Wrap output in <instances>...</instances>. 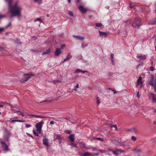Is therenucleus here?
I'll use <instances>...</instances> for the list:
<instances>
[{"label": "nucleus", "instance_id": "f257e3e1", "mask_svg": "<svg viewBox=\"0 0 156 156\" xmlns=\"http://www.w3.org/2000/svg\"><path fill=\"white\" fill-rule=\"evenodd\" d=\"M5 2L8 4V7L11 13L10 17L12 18L14 16H20L21 13L20 9L16 4L13 6L12 5V1L11 0H5Z\"/></svg>", "mask_w": 156, "mask_h": 156}, {"label": "nucleus", "instance_id": "f03ea898", "mask_svg": "<svg viewBox=\"0 0 156 156\" xmlns=\"http://www.w3.org/2000/svg\"><path fill=\"white\" fill-rule=\"evenodd\" d=\"M142 25L140 19L139 18H136L132 23V26L136 29H138Z\"/></svg>", "mask_w": 156, "mask_h": 156}, {"label": "nucleus", "instance_id": "7ed1b4c3", "mask_svg": "<svg viewBox=\"0 0 156 156\" xmlns=\"http://www.w3.org/2000/svg\"><path fill=\"white\" fill-rule=\"evenodd\" d=\"M34 76V74L32 73L25 74L21 77L20 81L21 83H25L29 80L31 76Z\"/></svg>", "mask_w": 156, "mask_h": 156}, {"label": "nucleus", "instance_id": "20e7f679", "mask_svg": "<svg viewBox=\"0 0 156 156\" xmlns=\"http://www.w3.org/2000/svg\"><path fill=\"white\" fill-rule=\"evenodd\" d=\"M44 124V122L42 121L37 123L35 126L36 128V130L38 131L39 134H41V128L42 127V125Z\"/></svg>", "mask_w": 156, "mask_h": 156}, {"label": "nucleus", "instance_id": "39448f33", "mask_svg": "<svg viewBox=\"0 0 156 156\" xmlns=\"http://www.w3.org/2000/svg\"><path fill=\"white\" fill-rule=\"evenodd\" d=\"M149 84L150 85L153 86L154 89L156 92V78L154 80V83L152 80H150Z\"/></svg>", "mask_w": 156, "mask_h": 156}, {"label": "nucleus", "instance_id": "423d86ee", "mask_svg": "<svg viewBox=\"0 0 156 156\" xmlns=\"http://www.w3.org/2000/svg\"><path fill=\"white\" fill-rule=\"evenodd\" d=\"M126 131L129 133H136L137 131L136 129L134 127H132L131 128L126 129Z\"/></svg>", "mask_w": 156, "mask_h": 156}, {"label": "nucleus", "instance_id": "0eeeda50", "mask_svg": "<svg viewBox=\"0 0 156 156\" xmlns=\"http://www.w3.org/2000/svg\"><path fill=\"white\" fill-rule=\"evenodd\" d=\"M1 144L2 145V147H3L5 151H8L9 149L8 148L7 146L5 144V143L4 141H2L1 142Z\"/></svg>", "mask_w": 156, "mask_h": 156}, {"label": "nucleus", "instance_id": "6e6552de", "mask_svg": "<svg viewBox=\"0 0 156 156\" xmlns=\"http://www.w3.org/2000/svg\"><path fill=\"white\" fill-rule=\"evenodd\" d=\"M106 127L105 128L107 127L108 128L111 129L112 128L114 127L115 128V130H117V126L116 125L113 126L110 124H107L106 125H105Z\"/></svg>", "mask_w": 156, "mask_h": 156}, {"label": "nucleus", "instance_id": "1a4fd4ad", "mask_svg": "<svg viewBox=\"0 0 156 156\" xmlns=\"http://www.w3.org/2000/svg\"><path fill=\"white\" fill-rule=\"evenodd\" d=\"M79 9L83 14L87 12L86 9L82 6H80L79 7Z\"/></svg>", "mask_w": 156, "mask_h": 156}, {"label": "nucleus", "instance_id": "9d476101", "mask_svg": "<svg viewBox=\"0 0 156 156\" xmlns=\"http://www.w3.org/2000/svg\"><path fill=\"white\" fill-rule=\"evenodd\" d=\"M99 33L100 36L101 37H106L107 36V34L106 32H102L99 30Z\"/></svg>", "mask_w": 156, "mask_h": 156}, {"label": "nucleus", "instance_id": "9b49d317", "mask_svg": "<svg viewBox=\"0 0 156 156\" xmlns=\"http://www.w3.org/2000/svg\"><path fill=\"white\" fill-rule=\"evenodd\" d=\"M73 36L76 37L78 40H82L85 39V37H84L81 36H76L73 35Z\"/></svg>", "mask_w": 156, "mask_h": 156}, {"label": "nucleus", "instance_id": "f8f14e48", "mask_svg": "<svg viewBox=\"0 0 156 156\" xmlns=\"http://www.w3.org/2000/svg\"><path fill=\"white\" fill-rule=\"evenodd\" d=\"M43 144L46 146H48V140L46 138H44L43 139Z\"/></svg>", "mask_w": 156, "mask_h": 156}, {"label": "nucleus", "instance_id": "ddd939ff", "mask_svg": "<svg viewBox=\"0 0 156 156\" xmlns=\"http://www.w3.org/2000/svg\"><path fill=\"white\" fill-rule=\"evenodd\" d=\"M61 52V48H57L55 53V55L58 56Z\"/></svg>", "mask_w": 156, "mask_h": 156}, {"label": "nucleus", "instance_id": "4468645a", "mask_svg": "<svg viewBox=\"0 0 156 156\" xmlns=\"http://www.w3.org/2000/svg\"><path fill=\"white\" fill-rule=\"evenodd\" d=\"M137 58L141 59L142 60H144L146 58L145 55L137 56Z\"/></svg>", "mask_w": 156, "mask_h": 156}, {"label": "nucleus", "instance_id": "2eb2a0df", "mask_svg": "<svg viewBox=\"0 0 156 156\" xmlns=\"http://www.w3.org/2000/svg\"><path fill=\"white\" fill-rule=\"evenodd\" d=\"M137 84L138 85H141L142 84V77L140 76L137 80Z\"/></svg>", "mask_w": 156, "mask_h": 156}, {"label": "nucleus", "instance_id": "dca6fc26", "mask_svg": "<svg viewBox=\"0 0 156 156\" xmlns=\"http://www.w3.org/2000/svg\"><path fill=\"white\" fill-rule=\"evenodd\" d=\"M29 115L32 116L33 117H34L35 118H44L45 117H44V116H40V115Z\"/></svg>", "mask_w": 156, "mask_h": 156}, {"label": "nucleus", "instance_id": "f3484780", "mask_svg": "<svg viewBox=\"0 0 156 156\" xmlns=\"http://www.w3.org/2000/svg\"><path fill=\"white\" fill-rule=\"evenodd\" d=\"M150 97L152 98L153 101L156 99V95L153 93L151 94V96Z\"/></svg>", "mask_w": 156, "mask_h": 156}, {"label": "nucleus", "instance_id": "a211bd4d", "mask_svg": "<svg viewBox=\"0 0 156 156\" xmlns=\"http://www.w3.org/2000/svg\"><path fill=\"white\" fill-rule=\"evenodd\" d=\"M148 24L150 25H154L156 24V20H153L149 21Z\"/></svg>", "mask_w": 156, "mask_h": 156}, {"label": "nucleus", "instance_id": "6ab92c4d", "mask_svg": "<svg viewBox=\"0 0 156 156\" xmlns=\"http://www.w3.org/2000/svg\"><path fill=\"white\" fill-rule=\"evenodd\" d=\"M33 133L36 136H38L39 135H38V134L39 133L38 132V131H37V130H36V129H33Z\"/></svg>", "mask_w": 156, "mask_h": 156}, {"label": "nucleus", "instance_id": "aec40b11", "mask_svg": "<svg viewBox=\"0 0 156 156\" xmlns=\"http://www.w3.org/2000/svg\"><path fill=\"white\" fill-rule=\"evenodd\" d=\"M119 149H116L115 151H112V152L114 154L116 155L119 154Z\"/></svg>", "mask_w": 156, "mask_h": 156}, {"label": "nucleus", "instance_id": "412c9836", "mask_svg": "<svg viewBox=\"0 0 156 156\" xmlns=\"http://www.w3.org/2000/svg\"><path fill=\"white\" fill-rule=\"evenodd\" d=\"M83 156H91V154L90 153L87 152L84 153L83 155Z\"/></svg>", "mask_w": 156, "mask_h": 156}, {"label": "nucleus", "instance_id": "4be33fe9", "mask_svg": "<svg viewBox=\"0 0 156 156\" xmlns=\"http://www.w3.org/2000/svg\"><path fill=\"white\" fill-rule=\"evenodd\" d=\"M25 121L23 120H16V119H15V120H12V122H24Z\"/></svg>", "mask_w": 156, "mask_h": 156}, {"label": "nucleus", "instance_id": "5701e85b", "mask_svg": "<svg viewBox=\"0 0 156 156\" xmlns=\"http://www.w3.org/2000/svg\"><path fill=\"white\" fill-rule=\"evenodd\" d=\"M64 132L67 134H70L72 133V131L70 129H66L65 130Z\"/></svg>", "mask_w": 156, "mask_h": 156}, {"label": "nucleus", "instance_id": "b1692460", "mask_svg": "<svg viewBox=\"0 0 156 156\" xmlns=\"http://www.w3.org/2000/svg\"><path fill=\"white\" fill-rule=\"evenodd\" d=\"M50 52V49H48L46 51L43 52L42 53V55H44L46 54H48Z\"/></svg>", "mask_w": 156, "mask_h": 156}, {"label": "nucleus", "instance_id": "393cba45", "mask_svg": "<svg viewBox=\"0 0 156 156\" xmlns=\"http://www.w3.org/2000/svg\"><path fill=\"white\" fill-rule=\"evenodd\" d=\"M108 90H109V89L111 90H112L114 92V94H117V93L118 92H119V91H118L116 90L115 89H112L110 88H108Z\"/></svg>", "mask_w": 156, "mask_h": 156}, {"label": "nucleus", "instance_id": "a878e982", "mask_svg": "<svg viewBox=\"0 0 156 156\" xmlns=\"http://www.w3.org/2000/svg\"><path fill=\"white\" fill-rule=\"evenodd\" d=\"M95 140H99L101 141H103V139L101 138L100 137H96L94 138Z\"/></svg>", "mask_w": 156, "mask_h": 156}, {"label": "nucleus", "instance_id": "bb28decb", "mask_svg": "<svg viewBox=\"0 0 156 156\" xmlns=\"http://www.w3.org/2000/svg\"><path fill=\"white\" fill-rule=\"evenodd\" d=\"M133 151H135L136 152V153H139L141 151V150L140 149H137V148L134 149L133 150Z\"/></svg>", "mask_w": 156, "mask_h": 156}, {"label": "nucleus", "instance_id": "cd10ccee", "mask_svg": "<svg viewBox=\"0 0 156 156\" xmlns=\"http://www.w3.org/2000/svg\"><path fill=\"white\" fill-rule=\"evenodd\" d=\"M16 112H20V113L18 114L19 115H21L23 117L24 116V115L23 113L21 112L20 111H16Z\"/></svg>", "mask_w": 156, "mask_h": 156}, {"label": "nucleus", "instance_id": "c85d7f7f", "mask_svg": "<svg viewBox=\"0 0 156 156\" xmlns=\"http://www.w3.org/2000/svg\"><path fill=\"white\" fill-rule=\"evenodd\" d=\"M95 25H96V26L98 27H101L102 25V24L101 23H96Z\"/></svg>", "mask_w": 156, "mask_h": 156}, {"label": "nucleus", "instance_id": "c756f323", "mask_svg": "<svg viewBox=\"0 0 156 156\" xmlns=\"http://www.w3.org/2000/svg\"><path fill=\"white\" fill-rule=\"evenodd\" d=\"M97 103L98 105H99L100 103V102L99 99V97H98L97 98Z\"/></svg>", "mask_w": 156, "mask_h": 156}, {"label": "nucleus", "instance_id": "7c9ffc66", "mask_svg": "<svg viewBox=\"0 0 156 156\" xmlns=\"http://www.w3.org/2000/svg\"><path fill=\"white\" fill-rule=\"evenodd\" d=\"M78 87L79 85L78 84H77L76 86H75L74 88L73 89V90L77 91V88H78Z\"/></svg>", "mask_w": 156, "mask_h": 156}, {"label": "nucleus", "instance_id": "2f4dec72", "mask_svg": "<svg viewBox=\"0 0 156 156\" xmlns=\"http://www.w3.org/2000/svg\"><path fill=\"white\" fill-rule=\"evenodd\" d=\"M72 57V55L70 54V53H69L67 55V57L69 59L71 58Z\"/></svg>", "mask_w": 156, "mask_h": 156}, {"label": "nucleus", "instance_id": "473e14b6", "mask_svg": "<svg viewBox=\"0 0 156 156\" xmlns=\"http://www.w3.org/2000/svg\"><path fill=\"white\" fill-rule=\"evenodd\" d=\"M81 45H82V47L83 48H84L85 47H86L87 46V44H82Z\"/></svg>", "mask_w": 156, "mask_h": 156}, {"label": "nucleus", "instance_id": "72a5a7b5", "mask_svg": "<svg viewBox=\"0 0 156 156\" xmlns=\"http://www.w3.org/2000/svg\"><path fill=\"white\" fill-rule=\"evenodd\" d=\"M37 21H39L40 22V23H43V21L41 20V19L40 18H37L36 20H35V22Z\"/></svg>", "mask_w": 156, "mask_h": 156}, {"label": "nucleus", "instance_id": "f704fd0d", "mask_svg": "<svg viewBox=\"0 0 156 156\" xmlns=\"http://www.w3.org/2000/svg\"><path fill=\"white\" fill-rule=\"evenodd\" d=\"M81 71H82L81 69H78L76 70V71L75 72V73H79V72H81Z\"/></svg>", "mask_w": 156, "mask_h": 156}, {"label": "nucleus", "instance_id": "c9c22d12", "mask_svg": "<svg viewBox=\"0 0 156 156\" xmlns=\"http://www.w3.org/2000/svg\"><path fill=\"white\" fill-rule=\"evenodd\" d=\"M98 150L99 151H100V152H101L102 153H105L106 152L105 151L103 150L99 149Z\"/></svg>", "mask_w": 156, "mask_h": 156}, {"label": "nucleus", "instance_id": "e433bc0d", "mask_svg": "<svg viewBox=\"0 0 156 156\" xmlns=\"http://www.w3.org/2000/svg\"><path fill=\"white\" fill-rule=\"evenodd\" d=\"M31 126V125L30 124H26V127L27 128H28L30 127Z\"/></svg>", "mask_w": 156, "mask_h": 156}, {"label": "nucleus", "instance_id": "4c0bfd02", "mask_svg": "<svg viewBox=\"0 0 156 156\" xmlns=\"http://www.w3.org/2000/svg\"><path fill=\"white\" fill-rule=\"evenodd\" d=\"M70 140L72 141H73L74 140V137H69Z\"/></svg>", "mask_w": 156, "mask_h": 156}, {"label": "nucleus", "instance_id": "58836bf2", "mask_svg": "<svg viewBox=\"0 0 156 156\" xmlns=\"http://www.w3.org/2000/svg\"><path fill=\"white\" fill-rule=\"evenodd\" d=\"M129 6L130 7V8H133L135 6L134 5H132L131 3L129 4Z\"/></svg>", "mask_w": 156, "mask_h": 156}, {"label": "nucleus", "instance_id": "ea45409f", "mask_svg": "<svg viewBox=\"0 0 156 156\" xmlns=\"http://www.w3.org/2000/svg\"><path fill=\"white\" fill-rule=\"evenodd\" d=\"M11 25V23H9L7 25H6L5 27H4V28H5V30L8 27H9Z\"/></svg>", "mask_w": 156, "mask_h": 156}, {"label": "nucleus", "instance_id": "a19ab883", "mask_svg": "<svg viewBox=\"0 0 156 156\" xmlns=\"http://www.w3.org/2000/svg\"><path fill=\"white\" fill-rule=\"evenodd\" d=\"M5 132L6 133H7L9 135H11L10 134V133L8 131L7 129H5Z\"/></svg>", "mask_w": 156, "mask_h": 156}, {"label": "nucleus", "instance_id": "79ce46f5", "mask_svg": "<svg viewBox=\"0 0 156 156\" xmlns=\"http://www.w3.org/2000/svg\"><path fill=\"white\" fill-rule=\"evenodd\" d=\"M150 70L151 71H153L154 70V67H153L152 66H151L150 67Z\"/></svg>", "mask_w": 156, "mask_h": 156}, {"label": "nucleus", "instance_id": "37998d69", "mask_svg": "<svg viewBox=\"0 0 156 156\" xmlns=\"http://www.w3.org/2000/svg\"><path fill=\"white\" fill-rule=\"evenodd\" d=\"M131 139L133 141H135L136 140V137H131Z\"/></svg>", "mask_w": 156, "mask_h": 156}, {"label": "nucleus", "instance_id": "c03bdc74", "mask_svg": "<svg viewBox=\"0 0 156 156\" xmlns=\"http://www.w3.org/2000/svg\"><path fill=\"white\" fill-rule=\"evenodd\" d=\"M71 145L74 147H76V145L74 143H72Z\"/></svg>", "mask_w": 156, "mask_h": 156}, {"label": "nucleus", "instance_id": "a18cd8bd", "mask_svg": "<svg viewBox=\"0 0 156 156\" xmlns=\"http://www.w3.org/2000/svg\"><path fill=\"white\" fill-rule=\"evenodd\" d=\"M4 30H5V28H4V27L0 28V32L2 33Z\"/></svg>", "mask_w": 156, "mask_h": 156}, {"label": "nucleus", "instance_id": "49530a36", "mask_svg": "<svg viewBox=\"0 0 156 156\" xmlns=\"http://www.w3.org/2000/svg\"><path fill=\"white\" fill-rule=\"evenodd\" d=\"M42 0H34V1L36 2H37L39 3H40L41 2Z\"/></svg>", "mask_w": 156, "mask_h": 156}, {"label": "nucleus", "instance_id": "de8ad7c7", "mask_svg": "<svg viewBox=\"0 0 156 156\" xmlns=\"http://www.w3.org/2000/svg\"><path fill=\"white\" fill-rule=\"evenodd\" d=\"M1 103L2 104H4V105H5V104H6L8 106H9L10 105V104L6 102H1Z\"/></svg>", "mask_w": 156, "mask_h": 156}, {"label": "nucleus", "instance_id": "09e8293b", "mask_svg": "<svg viewBox=\"0 0 156 156\" xmlns=\"http://www.w3.org/2000/svg\"><path fill=\"white\" fill-rule=\"evenodd\" d=\"M136 96L137 97L139 98L140 97V95H139V91H138L137 93V94H136Z\"/></svg>", "mask_w": 156, "mask_h": 156}, {"label": "nucleus", "instance_id": "8fccbe9b", "mask_svg": "<svg viewBox=\"0 0 156 156\" xmlns=\"http://www.w3.org/2000/svg\"><path fill=\"white\" fill-rule=\"evenodd\" d=\"M114 56V54H111V59H113Z\"/></svg>", "mask_w": 156, "mask_h": 156}, {"label": "nucleus", "instance_id": "3c124183", "mask_svg": "<svg viewBox=\"0 0 156 156\" xmlns=\"http://www.w3.org/2000/svg\"><path fill=\"white\" fill-rule=\"evenodd\" d=\"M68 12H69V14L70 15H71V16H73V12H71L70 11H69Z\"/></svg>", "mask_w": 156, "mask_h": 156}, {"label": "nucleus", "instance_id": "603ef678", "mask_svg": "<svg viewBox=\"0 0 156 156\" xmlns=\"http://www.w3.org/2000/svg\"><path fill=\"white\" fill-rule=\"evenodd\" d=\"M81 72L83 73H88V72L87 71H82H82Z\"/></svg>", "mask_w": 156, "mask_h": 156}, {"label": "nucleus", "instance_id": "864d4df0", "mask_svg": "<svg viewBox=\"0 0 156 156\" xmlns=\"http://www.w3.org/2000/svg\"><path fill=\"white\" fill-rule=\"evenodd\" d=\"M119 153H123L124 152V150H122L121 149H119Z\"/></svg>", "mask_w": 156, "mask_h": 156}, {"label": "nucleus", "instance_id": "5fc2aeb1", "mask_svg": "<svg viewBox=\"0 0 156 156\" xmlns=\"http://www.w3.org/2000/svg\"><path fill=\"white\" fill-rule=\"evenodd\" d=\"M111 62H112V64L113 65H114L115 64V63L114 62L113 59H111Z\"/></svg>", "mask_w": 156, "mask_h": 156}, {"label": "nucleus", "instance_id": "6e6d98bb", "mask_svg": "<svg viewBox=\"0 0 156 156\" xmlns=\"http://www.w3.org/2000/svg\"><path fill=\"white\" fill-rule=\"evenodd\" d=\"M152 108L154 111V112H156V108H155L154 107H152Z\"/></svg>", "mask_w": 156, "mask_h": 156}, {"label": "nucleus", "instance_id": "4d7b16f0", "mask_svg": "<svg viewBox=\"0 0 156 156\" xmlns=\"http://www.w3.org/2000/svg\"><path fill=\"white\" fill-rule=\"evenodd\" d=\"M50 124L51 125H53L54 124V122L52 121H51L50 122Z\"/></svg>", "mask_w": 156, "mask_h": 156}, {"label": "nucleus", "instance_id": "13d9d810", "mask_svg": "<svg viewBox=\"0 0 156 156\" xmlns=\"http://www.w3.org/2000/svg\"><path fill=\"white\" fill-rule=\"evenodd\" d=\"M98 154V153H96L93 154H91V156H94L95 155H97Z\"/></svg>", "mask_w": 156, "mask_h": 156}, {"label": "nucleus", "instance_id": "bf43d9fd", "mask_svg": "<svg viewBox=\"0 0 156 156\" xmlns=\"http://www.w3.org/2000/svg\"><path fill=\"white\" fill-rule=\"evenodd\" d=\"M65 46V44H62L61 45V48L62 49Z\"/></svg>", "mask_w": 156, "mask_h": 156}, {"label": "nucleus", "instance_id": "052dcab7", "mask_svg": "<svg viewBox=\"0 0 156 156\" xmlns=\"http://www.w3.org/2000/svg\"><path fill=\"white\" fill-rule=\"evenodd\" d=\"M69 59L67 57L66 58H65L63 61V62H64L66 61L67 60Z\"/></svg>", "mask_w": 156, "mask_h": 156}, {"label": "nucleus", "instance_id": "680f3d73", "mask_svg": "<svg viewBox=\"0 0 156 156\" xmlns=\"http://www.w3.org/2000/svg\"><path fill=\"white\" fill-rule=\"evenodd\" d=\"M3 48L2 47H0V51H2L3 50Z\"/></svg>", "mask_w": 156, "mask_h": 156}, {"label": "nucleus", "instance_id": "e2e57ef3", "mask_svg": "<svg viewBox=\"0 0 156 156\" xmlns=\"http://www.w3.org/2000/svg\"><path fill=\"white\" fill-rule=\"evenodd\" d=\"M64 119L66 120H69V119H70V118L69 117H66V118H65Z\"/></svg>", "mask_w": 156, "mask_h": 156}, {"label": "nucleus", "instance_id": "0e129e2a", "mask_svg": "<svg viewBox=\"0 0 156 156\" xmlns=\"http://www.w3.org/2000/svg\"><path fill=\"white\" fill-rule=\"evenodd\" d=\"M55 81L57 83H60L61 82V81L60 80H57Z\"/></svg>", "mask_w": 156, "mask_h": 156}, {"label": "nucleus", "instance_id": "69168bd1", "mask_svg": "<svg viewBox=\"0 0 156 156\" xmlns=\"http://www.w3.org/2000/svg\"><path fill=\"white\" fill-rule=\"evenodd\" d=\"M49 102V101H48V100H45L44 101H43L41 102L40 103H43V102Z\"/></svg>", "mask_w": 156, "mask_h": 156}, {"label": "nucleus", "instance_id": "338daca9", "mask_svg": "<svg viewBox=\"0 0 156 156\" xmlns=\"http://www.w3.org/2000/svg\"><path fill=\"white\" fill-rule=\"evenodd\" d=\"M69 136H70V137H71V136H74V135H73V134H70V135H69Z\"/></svg>", "mask_w": 156, "mask_h": 156}, {"label": "nucleus", "instance_id": "774afa93", "mask_svg": "<svg viewBox=\"0 0 156 156\" xmlns=\"http://www.w3.org/2000/svg\"><path fill=\"white\" fill-rule=\"evenodd\" d=\"M3 17V16L2 15H1L0 14V18H1Z\"/></svg>", "mask_w": 156, "mask_h": 156}]
</instances>
